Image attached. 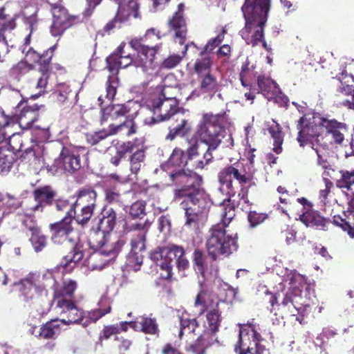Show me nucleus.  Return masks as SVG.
Segmentation results:
<instances>
[{
  "instance_id": "obj_39",
  "label": "nucleus",
  "mask_w": 354,
  "mask_h": 354,
  "mask_svg": "<svg viewBox=\"0 0 354 354\" xmlns=\"http://www.w3.org/2000/svg\"><path fill=\"white\" fill-rule=\"evenodd\" d=\"M117 213L112 207L105 206L102 212V218L100 220L98 227L108 233L112 232L116 225Z\"/></svg>"
},
{
  "instance_id": "obj_6",
  "label": "nucleus",
  "mask_w": 354,
  "mask_h": 354,
  "mask_svg": "<svg viewBox=\"0 0 354 354\" xmlns=\"http://www.w3.org/2000/svg\"><path fill=\"white\" fill-rule=\"evenodd\" d=\"M205 247L208 256L213 261L220 257H227L238 248L237 235L227 234L223 224H215L209 230Z\"/></svg>"
},
{
  "instance_id": "obj_19",
  "label": "nucleus",
  "mask_w": 354,
  "mask_h": 354,
  "mask_svg": "<svg viewBox=\"0 0 354 354\" xmlns=\"http://www.w3.org/2000/svg\"><path fill=\"white\" fill-rule=\"evenodd\" d=\"M125 46L126 44L122 42L114 52L106 57L107 68L111 73H118L120 68H125L132 64L135 66V58H133L129 53H126Z\"/></svg>"
},
{
  "instance_id": "obj_51",
  "label": "nucleus",
  "mask_w": 354,
  "mask_h": 354,
  "mask_svg": "<svg viewBox=\"0 0 354 354\" xmlns=\"http://www.w3.org/2000/svg\"><path fill=\"white\" fill-rule=\"evenodd\" d=\"M51 13L53 22H68L77 19V16L69 15L68 10L61 6H54L52 8Z\"/></svg>"
},
{
  "instance_id": "obj_40",
  "label": "nucleus",
  "mask_w": 354,
  "mask_h": 354,
  "mask_svg": "<svg viewBox=\"0 0 354 354\" xmlns=\"http://www.w3.org/2000/svg\"><path fill=\"white\" fill-rule=\"evenodd\" d=\"M215 339L203 332L194 343L187 347L186 351L192 354H205L206 349L212 344Z\"/></svg>"
},
{
  "instance_id": "obj_48",
  "label": "nucleus",
  "mask_w": 354,
  "mask_h": 354,
  "mask_svg": "<svg viewBox=\"0 0 354 354\" xmlns=\"http://www.w3.org/2000/svg\"><path fill=\"white\" fill-rule=\"evenodd\" d=\"M32 64H30L26 60H21L13 65L8 71V75L14 80H19L26 73L34 69Z\"/></svg>"
},
{
  "instance_id": "obj_49",
  "label": "nucleus",
  "mask_w": 354,
  "mask_h": 354,
  "mask_svg": "<svg viewBox=\"0 0 354 354\" xmlns=\"http://www.w3.org/2000/svg\"><path fill=\"white\" fill-rule=\"evenodd\" d=\"M135 146L133 141H127L122 142L116 148V152L114 156L110 158V162L114 166H118L122 158L127 153L134 151Z\"/></svg>"
},
{
  "instance_id": "obj_56",
  "label": "nucleus",
  "mask_w": 354,
  "mask_h": 354,
  "mask_svg": "<svg viewBox=\"0 0 354 354\" xmlns=\"http://www.w3.org/2000/svg\"><path fill=\"white\" fill-rule=\"evenodd\" d=\"M1 144H5V147L13 151L14 153L23 151L22 137L19 133H12L9 136L8 141L5 134V140L0 143V145Z\"/></svg>"
},
{
  "instance_id": "obj_14",
  "label": "nucleus",
  "mask_w": 354,
  "mask_h": 354,
  "mask_svg": "<svg viewBox=\"0 0 354 354\" xmlns=\"http://www.w3.org/2000/svg\"><path fill=\"white\" fill-rule=\"evenodd\" d=\"M131 47L137 53L135 57V66L140 67L148 72L156 66V55L162 48V44L150 47L145 43L143 38H133L129 41Z\"/></svg>"
},
{
  "instance_id": "obj_16",
  "label": "nucleus",
  "mask_w": 354,
  "mask_h": 354,
  "mask_svg": "<svg viewBox=\"0 0 354 354\" xmlns=\"http://www.w3.org/2000/svg\"><path fill=\"white\" fill-rule=\"evenodd\" d=\"M270 0H245L241 10L245 22H266Z\"/></svg>"
},
{
  "instance_id": "obj_9",
  "label": "nucleus",
  "mask_w": 354,
  "mask_h": 354,
  "mask_svg": "<svg viewBox=\"0 0 354 354\" xmlns=\"http://www.w3.org/2000/svg\"><path fill=\"white\" fill-rule=\"evenodd\" d=\"M151 223L146 220L143 223H134L128 224L124 223V232L131 233V252L129 255V261L136 265H141L143 260L142 252L146 249L147 234L149 232Z\"/></svg>"
},
{
  "instance_id": "obj_62",
  "label": "nucleus",
  "mask_w": 354,
  "mask_h": 354,
  "mask_svg": "<svg viewBox=\"0 0 354 354\" xmlns=\"http://www.w3.org/2000/svg\"><path fill=\"white\" fill-rule=\"evenodd\" d=\"M189 19L188 8L184 3H180L169 22H185Z\"/></svg>"
},
{
  "instance_id": "obj_10",
  "label": "nucleus",
  "mask_w": 354,
  "mask_h": 354,
  "mask_svg": "<svg viewBox=\"0 0 354 354\" xmlns=\"http://www.w3.org/2000/svg\"><path fill=\"white\" fill-rule=\"evenodd\" d=\"M302 285L292 286L282 294L281 301L278 304L277 310L286 317H295V319L302 324L304 316L301 312L308 306L306 298L303 297Z\"/></svg>"
},
{
  "instance_id": "obj_17",
  "label": "nucleus",
  "mask_w": 354,
  "mask_h": 354,
  "mask_svg": "<svg viewBox=\"0 0 354 354\" xmlns=\"http://www.w3.org/2000/svg\"><path fill=\"white\" fill-rule=\"evenodd\" d=\"M257 87L253 86L249 92L245 93L247 100L253 101L256 95L259 93L263 94L268 99H271L279 90L277 83L264 74L257 76Z\"/></svg>"
},
{
  "instance_id": "obj_53",
  "label": "nucleus",
  "mask_w": 354,
  "mask_h": 354,
  "mask_svg": "<svg viewBox=\"0 0 354 354\" xmlns=\"http://www.w3.org/2000/svg\"><path fill=\"white\" fill-rule=\"evenodd\" d=\"M110 136L113 135L111 133V127H109L108 129H103L93 133H86V141L91 146H94L101 143Z\"/></svg>"
},
{
  "instance_id": "obj_42",
  "label": "nucleus",
  "mask_w": 354,
  "mask_h": 354,
  "mask_svg": "<svg viewBox=\"0 0 354 354\" xmlns=\"http://www.w3.org/2000/svg\"><path fill=\"white\" fill-rule=\"evenodd\" d=\"M128 329L127 322H120L115 324L104 326L99 335V341L102 342L104 340L109 339L112 336L120 334L121 332H127Z\"/></svg>"
},
{
  "instance_id": "obj_41",
  "label": "nucleus",
  "mask_w": 354,
  "mask_h": 354,
  "mask_svg": "<svg viewBox=\"0 0 354 354\" xmlns=\"http://www.w3.org/2000/svg\"><path fill=\"white\" fill-rule=\"evenodd\" d=\"M198 77L200 80V89L203 93H216L218 91L221 84L217 77L211 72L204 74Z\"/></svg>"
},
{
  "instance_id": "obj_1",
  "label": "nucleus",
  "mask_w": 354,
  "mask_h": 354,
  "mask_svg": "<svg viewBox=\"0 0 354 354\" xmlns=\"http://www.w3.org/2000/svg\"><path fill=\"white\" fill-rule=\"evenodd\" d=\"M199 144L195 142L186 151L178 147L173 149L167 167L174 169L168 172L171 183L178 188L174 190L175 201L182 200L179 206L184 211L185 225L198 228L203 214L208 210L209 200L202 188L203 178L194 169L192 165L199 156Z\"/></svg>"
},
{
  "instance_id": "obj_58",
  "label": "nucleus",
  "mask_w": 354,
  "mask_h": 354,
  "mask_svg": "<svg viewBox=\"0 0 354 354\" xmlns=\"http://www.w3.org/2000/svg\"><path fill=\"white\" fill-rule=\"evenodd\" d=\"M111 106L113 111L112 113L115 120L122 117L127 118L128 116L132 114L133 111L136 110V109H133V107L131 106L130 102L127 104H111Z\"/></svg>"
},
{
  "instance_id": "obj_11",
  "label": "nucleus",
  "mask_w": 354,
  "mask_h": 354,
  "mask_svg": "<svg viewBox=\"0 0 354 354\" xmlns=\"http://www.w3.org/2000/svg\"><path fill=\"white\" fill-rule=\"evenodd\" d=\"M169 88V86L164 87L160 93L149 101L148 106L153 113L151 119L153 122L168 120L179 111L176 97L167 95Z\"/></svg>"
},
{
  "instance_id": "obj_3",
  "label": "nucleus",
  "mask_w": 354,
  "mask_h": 354,
  "mask_svg": "<svg viewBox=\"0 0 354 354\" xmlns=\"http://www.w3.org/2000/svg\"><path fill=\"white\" fill-rule=\"evenodd\" d=\"M225 116L222 114L204 113L202 116L197 134L198 141L207 145V149L201 159L192 165L194 169H203L213 162L212 151L221 145L225 137Z\"/></svg>"
},
{
  "instance_id": "obj_12",
  "label": "nucleus",
  "mask_w": 354,
  "mask_h": 354,
  "mask_svg": "<svg viewBox=\"0 0 354 354\" xmlns=\"http://www.w3.org/2000/svg\"><path fill=\"white\" fill-rule=\"evenodd\" d=\"M84 150L85 148L82 147H63L59 157L48 166V171L54 174L62 172L75 173L82 167L80 154Z\"/></svg>"
},
{
  "instance_id": "obj_32",
  "label": "nucleus",
  "mask_w": 354,
  "mask_h": 354,
  "mask_svg": "<svg viewBox=\"0 0 354 354\" xmlns=\"http://www.w3.org/2000/svg\"><path fill=\"white\" fill-rule=\"evenodd\" d=\"M56 101L63 109H71L75 104L77 93L69 85L60 84L53 93Z\"/></svg>"
},
{
  "instance_id": "obj_46",
  "label": "nucleus",
  "mask_w": 354,
  "mask_h": 354,
  "mask_svg": "<svg viewBox=\"0 0 354 354\" xmlns=\"http://www.w3.org/2000/svg\"><path fill=\"white\" fill-rule=\"evenodd\" d=\"M135 149L129 157L130 170L133 174H138L140 169L141 164L145 158V151L143 146L140 147L134 142Z\"/></svg>"
},
{
  "instance_id": "obj_24",
  "label": "nucleus",
  "mask_w": 354,
  "mask_h": 354,
  "mask_svg": "<svg viewBox=\"0 0 354 354\" xmlns=\"http://www.w3.org/2000/svg\"><path fill=\"white\" fill-rule=\"evenodd\" d=\"M127 323L128 327L131 328L135 331L156 337L160 335L159 325L155 317L142 316L135 321L127 322Z\"/></svg>"
},
{
  "instance_id": "obj_64",
  "label": "nucleus",
  "mask_w": 354,
  "mask_h": 354,
  "mask_svg": "<svg viewBox=\"0 0 354 354\" xmlns=\"http://www.w3.org/2000/svg\"><path fill=\"white\" fill-rule=\"evenodd\" d=\"M221 215V221L218 224H223L224 229L226 230V227L228 226L235 216L234 205H227L223 207Z\"/></svg>"
},
{
  "instance_id": "obj_27",
  "label": "nucleus",
  "mask_w": 354,
  "mask_h": 354,
  "mask_svg": "<svg viewBox=\"0 0 354 354\" xmlns=\"http://www.w3.org/2000/svg\"><path fill=\"white\" fill-rule=\"evenodd\" d=\"M77 283L73 279H65L62 281L61 286L54 290L53 300L55 305L63 301L69 302L75 301V292L77 288Z\"/></svg>"
},
{
  "instance_id": "obj_2",
  "label": "nucleus",
  "mask_w": 354,
  "mask_h": 354,
  "mask_svg": "<svg viewBox=\"0 0 354 354\" xmlns=\"http://www.w3.org/2000/svg\"><path fill=\"white\" fill-rule=\"evenodd\" d=\"M233 179L238 182L240 187L237 207L243 211H250L252 203L248 199L249 189L257 186L253 174L247 172L243 169L242 164L239 162L228 165L220 170L218 174V180L221 185L220 189L226 192L228 202L237 193Z\"/></svg>"
},
{
  "instance_id": "obj_22",
  "label": "nucleus",
  "mask_w": 354,
  "mask_h": 354,
  "mask_svg": "<svg viewBox=\"0 0 354 354\" xmlns=\"http://www.w3.org/2000/svg\"><path fill=\"white\" fill-rule=\"evenodd\" d=\"M56 194V192L48 185L35 189L32 196L36 204L30 207V210L33 212H43L46 207L53 205Z\"/></svg>"
},
{
  "instance_id": "obj_8",
  "label": "nucleus",
  "mask_w": 354,
  "mask_h": 354,
  "mask_svg": "<svg viewBox=\"0 0 354 354\" xmlns=\"http://www.w3.org/2000/svg\"><path fill=\"white\" fill-rule=\"evenodd\" d=\"M327 118L322 117L319 113H312L304 114L297 121V141L300 146H304L308 140L315 138L319 144V137L325 131Z\"/></svg>"
},
{
  "instance_id": "obj_13",
  "label": "nucleus",
  "mask_w": 354,
  "mask_h": 354,
  "mask_svg": "<svg viewBox=\"0 0 354 354\" xmlns=\"http://www.w3.org/2000/svg\"><path fill=\"white\" fill-rule=\"evenodd\" d=\"M109 236V233L103 231L102 229L92 230L88 239L90 247L93 250H99L98 252H94L90 257V261H96L100 258L102 255L106 257H115L125 245L126 241L124 239H119L113 245L106 244V237Z\"/></svg>"
},
{
  "instance_id": "obj_63",
  "label": "nucleus",
  "mask_w": 354,
  "mask_h": 354,
  "mask_svg": "<svg viewBox=\"0 0 354 354\" xmlns=\"http://www.w3.org/2000/svg\"><path fill=\"white\" fill-rule=\"evenodd\" d=\"M225 33V30L223 29L222 32L219 33L216 37L212 38L207 41L201 52L208 55L212 53L216 47L219 46V45L223 41Z\"/></svg>"
},
{
  "instance_id": "obj_47",
  "label": "nucleus",
  "mask_w": 354,
  "mask_h": 354,
  "mask_svg": "<svg viewBox=\"0 0 354 354\" xmlns=\"http://www.w3.org/2000/svg\"><path fill=\"white\" fill-rule=\"evenodd\" d=\"M339 177L335 180V186L340 189L349 191L354 185V169H342L339 171Z\"/></svg>"
},
{
  "instance_id": "obj_28",
  "label": "nucleus",
  "mask_w": 354,
  "mask_h": 354,
  "mask_svg": "<svg viewBox=\"0 0 354 354\" xmlns=\"http://www.w3.org/2000/svg\"><path fill=\"white\" fill-rule=\"evenodd\" d=\"M339 71V72L333 77L335 81V86L337 87V91L345 95H353V75L348 73L345 67L341 66Z\"/></svg>"
},
{
  "instance_id": "obj_31",
  "label": "nucleus",
  "mask_w": 354,
  "mask_h": 354,
  "mask_svg": "<svg viewBox=\"0 0 354 354\" xmlns=\"http://www.w3.org/2000/svg\"><path fill=\"white\" fill-rule=\"evenodd\" d=\"M266 24H245V27L240 30L242 38L248 44L257 46L264 37Z\"/></svg>"
},
{
  "instance_id": "obj_52",
  "label": "nucleus",
  "mask_w": 354,
  "mask_h": 354,
  "mask_svg": "<svg viewBox=\"0 0 354 354\" xmlns=\"http://www.w3.org/2000/svg\"><path fill=\"white\" fill-rule=\"evenodd\" d=\"M80 211L76 212V209L73 212L72 221L74 219L77 223L84 227L86 225L93 214L95 208L88 207H80Z\"/></svg>"
},
{
  "instance_id": "obj_34",
  "label": "nucleus",
  "mask_w": 354,
  "mask_h": 354,
  "mask_svg": "<svg viewBox=\"0 0 354 354\" xmlns=\"http://www.w3.org/2000/svg\"><path fill=\"white\" fill-rule=\"evenodd\" d=\"M138 114V110H135L132 114L125 118L124 121L119 124H110L111 133L115 135L118 133L123 132L127 136H131L137 133L138 127L135 122V118Z\"/></svg>"
},
{
  "instance_id": "obj_25",
  "label": "nucleus",
  "mask_w": 354,
  "mask_h": 354,
  "mask_svg": "<svg viewBox=\"0 0 354 354\" xmlns=\"http://www.w3.org/2000/svg\"><path fill=\"white\" fill-rule=\"evenodd\" d=\"M39 108L40 106L37 104H26L16 118L12 117L14 118L12 124L17 121L21 129H30L39 117Z\"/></svg>"
},
{
  "instance_id": "obj_26",
  "label": "nucleus",
  "mask_w": 354,
  "mask_h": 354,
  "mask_svg": "<svg viewBox=\"0 0 354 354\" xmlns=\"http://www.w3.org/2000/svg\"><path fill=\"white\" fill-rule=\"evenodd\" d=\"M50 55L44 52L41 54L39 61L37 62L39 76L37 79L36 88L39 89V94L46 92L51 70L50 64L53 57Z\"/></svg>"
},
{
  "instance_id": "obj_61",
  "label": "nucleus",
  "mask_w": 354,
  "mask_h": 354,
  "mask_svg": "<svg viewBox=\"0 0 354 354\" xmlns=\"http://www.w3.org/2000/svg\"><path fill=\"white\" fill-rule=\"evenodd\" d=\"M119 81L117 77L109 76L106 82V96L109 101L113 102L117 93Z\"/></svg>"
},
{
  "instance_id": "obj_20",
  "label": "nucleus",
  "mask_w": 354,
  "mask_h": 354,
  "mask_svg": "<svg viewBox=\"0 0 354 354\" xmlns=\"http://www.w3.org/2000/svg\"><path fill=\"white\" fill-rule=\"evenodd\" d=\"M55 306L63 316L59 322L65 325L80 324L84 318V311L77 306L76 301H63Z\"/></svg>"
},
{
  "instance_id": "obj_33",
  "label": "nucleus",
  "mask_w": 354,
  "mask_h": 354,
  "mask_svg": "<svg viewBox=\"0 0 354 354\" xmlns=\"http://www.w3.org/2000/svg\"><path fill=\"white\" fill-rule=\"evenodd\" d=\"M97 192L91 188H82L77 192V199L71 206V209L67 212H71L79 207H88L95 208L96 206Z\"/></svg>"
},
{
  "instance_id": "obj_29",
  "label": "nucleus",
  "mask_w": 354,
  "mask_h": 354,
  "mask_svg": "<svg viewBox=\"0 0 354 354\" xmlns=\"http://www.w3.org/2000/svg\"><path fill=\"white\" fill-rule=\"evenodd\" d=\"M325 131L330 136L334 144L342 145L348 133V127L344 122L327 118Z\"/></svg>"
},
{
  "instance_id": "obj_18",
  "label": "nucleus",
  "mask_w": 354,
  "mask_h": 354,
  "mask_svg": "<svg viewBox=\"0 0 354 354\" xmlns=\"http://www.w3.org/2000/svg\"><path fill=\"white\" fill-rule=\"evenodd\" d=\"M221 301L218 296L207 286H201L195 297L194 306L198 309L199 315H202L210 309L216 308V306L219 307Z\"/></svg>"
},
{
  "instance_id": "obj_15",
  "label": "nucleus",
  "mask_w": 354,
  "mask_h": 354,
  "mask_svg": "<svg viewBox=\"0 0 354 354\" xmlns=\"http://www.w3.org/2000/svg\"><path fill=\"white\" fill-rule=\"evenodd\" d=\"M44 276L37 273H29L17 284L20 296L26 301L38 299L41 295H47L45 284L42 282Z\"/></svg>"
},
{
  "instance_id": "obj_35",
  "label": "nucleus",
  "mask_w": 354,
  "mask_h": 354,
  "mask_svg": "<svg viewBox=\"0 0 354 354\" xmlns=\"http://www.w3.org/2000/svg\"><path fill=\"white\" fill-rule=\"evenodd\" d=\"M58 319H50L41 325L36 337L44 339H55L61 333V324Z\"/></svg>"
},
{
  "instance_id": "obj_45",
  "label": "nucleus",
  "mask_w": 354,
  "mask_h": 354,
  "mask_svg": "<svg viewBox=\"0 0 354 354\" xmlns=\"http://www.w3.org/2000/svg\"><path fill=\"white\" fill-rule=\"evenodd\" d=\"M351 216L352 214L349 212L343 213V215H334L333 223L344 231L347 232L351 238H354V222L351 221Z\"/></svg>"
},
{
  "instance_id": "obj_21",
  "label": "nucleus",
  "mask_w": 354,
  "mask_h": 354,
  "mask_svg": "<svg viewBox=\"0 0 354 354\" xmlns=\"http://www.w3.org/2000/svg\"><path fill=\"white\" fill-rule=\"evenodd\" d=\"M133 20H142L138 2L136 0L119 2L117 12L112 22H125Z\"/></svg>"
},
{
  "instance_id": "obj_5",
  "label": "nucleus",
  "mask_w": 354,
  "mask_h": 354,
  "mask_svg": "<svg viewBox=\"0 0 354 354\" xmlns=\"http://www.w3.org/2000/svg\"><path fill=\"white\" fill-rule=\"evenodd\" d=\"M150 258L160 267L161 270L165 272V273H160L161 278L169 281L171 280L173 276L172 262L174 261H175L179 271L185 270L189 266L184 248L174 243L158 247L151 253Z\"/></svg>"
},
{
  "instance_id": "obj_60",
  "label": "nucleus",
  "mask_w": 354,
  "mask_h": 354,
  "mask_svg": "<svg viewBox=\"0 0 354 354\" xmlns=\"http://www.w3.org/2000/svg\"><path fill=\"white\" fill-rule=\"evenodd\" d=\"M146 202L137 201L132 203L129 207V214L133 218H142L146 215Z\"/></svg>"
},
{
  "instance_id": "obj_36",
  "label": "nucleus",
  "mask_w": 354,
  "mask_h": 354,
  "mask_svg": "<svg viewBox=\"0 0 354 354\" xmlns=\"http://www.w3.org/2000/svg\"><path fill=\"white\" fill-rule=\"evenodd\" d=\"M259 75L256 71V66L252 64L248 59H247L241 66V71L239 73V80L241 85L243 87L248 88L249 91L254 86L253 82Z\"/></svg>"
},
{
  "instance_id": "obj_59",
  "label": "nucleus",
  "mask_w": 354,
  "mask_h": 354,
  "mask_svg": "<svg viewBox=\"0 0 354 354\" xmlns=\"http://www.w3.org/2000/svg\"><path fill=\"white\" fill-rule=\"evenodd\" d=\"M190 127L188 125L187 120L183 119L180 124L176 127L171 129L166 136V139L173 140L176 137L184 136L190 131Z\"/></svg>"
},
{
  "instance_id": "obj_30",
  "label": "nucleus",
  "mask_w": 354,
  "mask_h": 354,
  "mask_svg": "<svg viewBox=\"0 0 354 354\" xmlns=\"http://www.w3.org/2000/svg\"><path fill=\"white\" fill-rule=\"evenodd\" d=\"M205 313L203 333L215 339V336L219 331L223 321L222 312L219 307L216 306V308L210 309Z\"/></svg>"
},
{
  "instance_id": "obj_57",
  "label": "nucleus",
  "mask_w": 354,
  "mask_h": 354,
  "mask_svg": "<svg viewBox=\"0 0 354 354\" xmlns=\"http://www.w3.org/2000/svg\"><path fill=\"white\" fill-rule=\"evenodd\" d=\"M104 193L106 204L122 203L121 194L115 186L106 185L104 188Z\"/></svg>"
},
{
  "instance_id": "obj_54",
  "label": "nucleus",
  "mask_w": 354,
  "mask_h": 354,
  "mask_svg": "<svg viewBox=\"0 0 354 354\" xmlns=\"http://www.w3.org/2000/svg\"><path fill=\"white\" fill-rule=\"evenodd\" d=\"M30 241L36 252L41 251L47 245V238L41 227L30 234Z\"/></svg>"
},
{
  "instance_id": "obj_23",
  "label": "nucleus",
  "mask_w": 354,
  "mask_h": 354,
  "mask_svg": "<svg viewBox=\"0 0 354 354\" xmlns=\"http://www.w3.org/2000/svg\"><path fill=\"white\" fill-rule=\"evenodd\" d=\"M295 216H298L297 220L300 221L307 227H316L319 230H326L327 225L330 223L329 218H326L313 208L300 213L299 210Z\"/></svg>"
},
{
  "instance_id": "obj_43",
  "label": "nucleus",
  "mask_w": 354,
  "mask_h": 354,
  "mask_svg": "<svg viewBox=\"0 0 354 354\" xmlns=\"http://www.w3.org/2000/svg\"><path fill=\"white\" fill-rule=\"evenodd\" d=\"M268 130L272 138L274 140L273 151L277 154L281 153L282 151L281 145L283 142L284 137L281 127L273 120L272 124L268 126Z\"/></svg>"
},
{
  "instance_id": "obj_50",
  "label": "nucleus",
  "mask_w": 354,
  "mask_h": 354,
  "mask_svg": "<svg viewBox=\"0 0 354 354\" xmlns=\"http://www.w3.org/2000/svg\"><path fill=\"white\" fill-rule=\"evenodd\" d=\"M15 156L13 151L0 146V169L9 170L15 160Z\"/></svg>"
},
{
  "instance_id": "obj_44",
  "label": "nucleus",
  "mask_w": 354,
  "mask_h": 354,
  "mask_svg": "<svg viewBox=\"0 0 354 354\" xmlns=\"http://www.w3.org/2000/svg\"><path fill=\"white\" fill-rule=\"evenodd\" d=\"M325 147H326V145H324V147H315V145L313 144V148L317 155V165L324 170L323 173V176L333 178L331 172H334L335 169L332 168L331 165L328 160L326 155L327 152Z\"/></svg>"
},
{
  "instance_id": "obj_7",
  "label": "nucleus",
  "mask_w": 354,
  "mask_h": 354,
  "mask_svg": "<svg viewBox=\"0 0 354 354\" xmlns=\"http://www.w3.org/2000/svg\"><path fill=\"white\" fill-rule=\"evenodd\" d=\"M254 319L247 324H239V340L234 346L237 354H270V351L261 344L263 338L257 331Z\"/></svg>"
},
{
  "instance_id": "obj_4",
  "label": "nucleus",
  "mask_w": 354,
  "mask_h": 354,
  "mask_svg": "<svg viewBox=\"0 0 354 354\" xmlns=\"http://www.w3.org/2000/svg\"><path fill=\"white\" fill-rule=\"evenodd\" d=\"M71 212H67L60 221L50 223L48 230L51 242L57 246H68L70 252L64 256L61 266L66 268L71 263L75 264L84 257L83 244L76 242L71 236L74 232L72 223Z\"/></svg>"
},
{
  "instance_id": "obj_38",
  "label": "nucleus",
  "mask_w": 354,
  "mask_h": 354,
  "mask_svg": "<svg viewBox=\"0 0 354 354\" xmlns=\"http://www.w3.org/2000/svg\"><path fill=\"white\" fill-rule=\"evenodd\" d=\"M213 59L208 55L200 52L192 64V72L198 77L212 71Z\"/></svg>"
},
{
  "instance_id": "obj_37",
  "label": "nucleus",
  "mask_w": 354,
  "mask_h": 354,
  "mask_svg": "<svg viewBox=\"0 0 354 354\" xmlns=\"http://www.w3.org/2000/svg\"><path fill=\"white\" fill-rule=\"evenodd\" d=\"M178 317L180 322L179 338L183 339L184 335L195 334L196 330L199 327L197 319L191 318L186 311L182 312Z\"/></svg>"
},
{
  "instance_id": "obj_55",
  "label": "nucleus",
  "mask_w": 354,
  "mask_h": 354,
  "mask_svg": "<svg viewBox=\"0 0 354 354\" xmlns=\"http://www.w3.org/2000/svg\"><path fill=\"white\" fill-rule=\"evenodd\" d=\"M192 261L196 270L203 275L207 268L206 256L205 253L200 249L194 250L192 255Z\"/></svg>"
}]
</instances>
